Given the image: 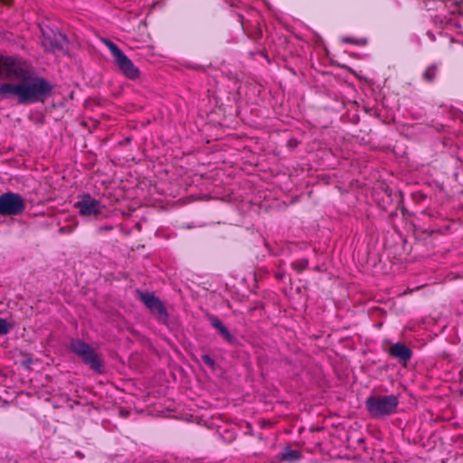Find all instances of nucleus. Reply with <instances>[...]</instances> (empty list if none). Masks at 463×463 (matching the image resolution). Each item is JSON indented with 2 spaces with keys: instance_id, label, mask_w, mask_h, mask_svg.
I'll use <instances>...</instances> for the list:
<instances>
[{
  "instance_id": "nucleus-8",
  "label": "nucleus",
  "mask_w": 463,
  "mask_h": 463,
  "mask_svg": "<svg viewBox=\"0 0 463 463\" xmlns=\"http://www.w3.org/2000/svg\"><path fill=\"white\" fill-rule=\"evenodd\" d=\"M140 298L144 304L160 317L166 318L167 313L162 302L154 294L149 292H140Z\"/></svg>"
},
{
  "instance_id": "nucleus-3",
  "label": "nucleus",
  "mask_w": 463,
  "mask_h": 463,
  "mask_svg": "<svg viewBox=\"0 0 463 463\" xmlns=\"http://www.w3.org/2000/svg\"><path fill=\"white\" fill-rule=\"evenodd\" d=\"M31 73L32 68L24 60L12 56H0L1 78L22 80Z\"/></svg>"
},
{
  "instance_id": "nucleus-12",
  "label": "nucleus",
  "mask_w": 463,
  "mask_h": 463,
  "mask_svg": "<svg viewBox=\"0 0 463 463\" xmlns=\"http://www.w3.org/2000/svg\"><path fill=\"white\" fill-rule=\"evenodd\" d=\"M281 460L294 462L300 458V453L298 450L285 449L280 455Z\"/></svg>"
},
{
  "instance_id": "nucleus-7",
  "label": "nucleus",
  "mask_w": 463,
  "mask_h": 463,
  "mask_svg": "<svg viewBox=\"0 0 463 463\" xmlns=\"http://www.w3.org/2000/svg\"><path fill=\"white\" fill-rule=\"evenodd\" d=\"M74 206L78 209L79 213L83 216H97L105 208L100 201L95 199L90 194H81Z\"/></svg>"
},
{
  "instance_id": "nucleus-11",
  "label": "nucleus",
  "mask_w": 463,
  "mask_h": 463,
  "mask_svg": "<svg viewBox=\"0 0 463 463\" xmlns=\"http://www.w3.org/2000/svg\"><path fill=\"white\" fill-rule=\"evenodd\" d=\"M212 325L219 331V333L222 335V337L228 341H232V335L230 334V332L227 330V328L223 326V324L217 318L212 317L211 318Z\"/></svg>"
},
{
  "instance_id": "nucleus-5",
  "label": "nucleus",
  "mask_w": 463,
  "mask_h": 463,
  "mask_svg": "<svg viewBox=\"0 0 463 463\" xmlns=\"http://www.w3.org/2000/svg\"><path fill=\"white\" fill-rule=\"evenodd\" d=\"M70 349L80 357L92 370L98 373L101 372V362L98 354L88 344L80 340H75L71 343Z\"/></svg>"
},
{
  "instance_id": "nucleus-6",
  "label": "nucleus",
  "mask_w": 463,
  "mask_h": 463,
  "mask_svg": "<svg viewBox=\"0 0 463 463\" xmlns=\"http://www.w3.org/2000/svg\"><path fill=\"white\" fill-rule=\"evenodd\" d=\"M25 208L23 197L14 193H5L0 195V214L18 215Z\"/></svg>"
},
{
  "instance_id": "nucleus-4",
  "label": "nucleus",
  "mask_w": 463,
  "mask_h": 463,
  "mask_svg": "<svg viewBox=\"0 0 463 463\" xmlns=\"http://www.w3.org/2000/svg\"><path fill=\"white\" fill-rule=\"evenodd\" d=\"M105 45L109 48L114 58V62L120 71V72L130 80L137 79L139 76V70L134 65L124 52L112 42L103 40Z\"/></svg>"
},
{
  "instance_id": "nucleus-16",
  "label": "nucleus",
  "mask_w": 463,
  "mask_h": 463,
  "mask_svg": "<svg viewBox=\"0 0 463 463\" xmlns=\"http://www.w3.org/2000/svg\"><path fill=\"white\" fill-rule=\"evenodd\" d=\"M31 363H32V359H31V358H28V359H26L25 361H24V363H23V364H24V365L28 366Z\"/></svg>"
},
{
  "instance_id": "nucleus-2",
  "label": "nucleus",
  "mask_w": 463,
  "mask_h": 463,
  "mask_svg": "<svg viewBox=\"0 0 463 463\" xmlns=\"http://www.w3.org/2000/svg\"><path fill=\"white\" fill-rule=\"evenodd\" d=\"M399 399L396 395L370 396L365 400V407L373 418H384L394 414Z\"/></svg>"
},
{
  "instance_id": "nucleus-20",
  "label": "nucleus",
  "mask_w": 463,
  "mask_h": 463,
  "mask_svg": "<svg viewBox=\"0 0 463 463\" xmlns=\"http://www.w3.org/2000/svg\"><path fill=\"white\" fill-rule=\"evenodd\" d=\"M4 87V83L0 84V89ZM0 99H5V98H2V95L0 94Z\"/></svg>"
},
{
  "instance_id": "nucleus-9",
  "label": "nucleus",
  "mask_w": 463,
  "mask_h": 463,
  "mask_svg": "<svg viewBox=\"0 0 463 463\" xmlns=\"http://www.w3.org/2000/svg\"><path fill=\"white\" fill-rule=\"evenodd\" d=\"M41 31L43 34V45L48 50H55L60 45V39L63 38V36L59 33L43 27H41Z\"/></svg>"
},
{
  "instance_id": "nucleus-17",
  "label": "nucleus",
  "mask_w": 463,
  "mask_h": 463,
  "mask_svg": "<svg viewBox=\"0 0 463 463\" xmlns=\"http://www.w3.org/2000/svg\"><path fill=\"white\" fill-rule=\"evenodd\" d=\"M355 43H358V44H365L366 41L364 39H361V40L355 41Z\"/></svg>"
},
{
  "instance_id": "nucleus-1",
  "label": "nucleus",
  "mask_w": 463,
  "mask_h": 463,
  "mask_svg": "<svg viewBox=\"0 0 463 463\" xmlns=\"http://www.w3.org/2000/svg\"><path fill=\"white\" fill-rule=\"evenodd\" d=\"M52 89V85L44 78L30 74L23 78L20 83H4V87L0 89V94L5 99L16 97L20 104H32L44 101Z\"/></svg>"
},
{
  "instance_id": "nucleus-19",
  "label": "nucleus",
  "mask_w": 463,
  "mask_h": 463,
  "mask_svg": "<svg viewBox=\"0 0 463 463\" xmlns=\"http://www.w3.org/2000/svg\"><path fill=\"white\" fill-rule=\"evenodd\" d=\"M344 41H345V42H346V43H353V42H354V41H353V40H351V39H344Z\"/></svg>"
},
{
  "instance_id": "nucleus-15",
  "label": "nucleus",
  "mask_w": 463,
  "mask_h": 463,
  "mask_svg": "<svg viewBox=\"0 0 463 463\" xmlns=\"http://www.w3.org/2000/svg\"><path fill=\"white\" fill-rule=\"evenodd\" d=\"M202 360L209 367H211V368L214 367L215 363H214L213 359L212 357H210L209 355H207V354L203 355Z\"/></svg>"
},
{
  "instance_id": "nucleus-13",
  "label": "nucleus",
  "mask_w": 463,
  "mask_h": 463,
  "mask_svg": "<svg viewBox=\"0 0 463 463\" xmlns=\"http://www.w3.org/2000/svg\"><path fill=\"white\" fill-rule=\"evenodd\" d=\"M436 71H437V67L435 65L428 67L427 70L423 73L424 80H426L428 81L433 80V79L435 78Z\"/></svg>"
},
{
  "instance_id": "nucleus-10",
  "label": "nucleus",
  "mask_w": 463,
  "mask_h": 463,
  "mask_svg": "<svg viewBox=\"0 0 463 463\" xmlns=\"http://www.w3.org/2000/svg\"><path fill=\"white\" fill-rule=\"evenodd\" d=\"M390 354L392 356L403 362L408 361L411 356V351L405 345L401 343L393 344L390 348Z\"/></svg>"
},
{
  "instance_id": "nucleus-18",
  "label": "nucleus",
  "mask_w": 463,
  "mask_h": 463,
  "mask_svg": "<svg viewBox=\"0 0 463 463\" xmlns=\"http://www.w3.org/2000/svg\"><path fill=\"white\" fill-rule=\"evenodd\" d=\"M307 265V260L303 261V263L301 264V269H304Z\"/></svg>"
},
{
  "instance_id": "nucleus-14",
  "label": "nucleus",
  "mask_w": 463,
  "mask_h": 463,
  "mask_svg": "<svg viewBox=\"0 0 463 463\" xmlns=\"http://www.w3.org/2000/svg\"><path fill=\"white\" fill-rule=\"evenodd\" d=\"M12 329V325L4 318H0V335H6Z\"/></svg>"
}]
</instances>
